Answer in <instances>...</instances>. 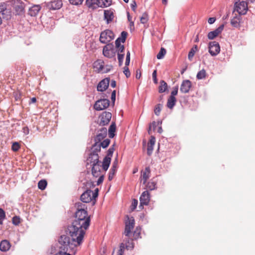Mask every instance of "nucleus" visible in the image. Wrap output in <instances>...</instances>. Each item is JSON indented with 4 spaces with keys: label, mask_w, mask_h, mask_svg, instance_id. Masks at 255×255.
Returning <instances> with one entry per match:
<instances>
[{
    "label": "nucleus",
    "mask_w": 255,
    "mask_h": 255,
    "mask_svg": "<svg viewBox=\"0 0 255 255\" xmlns=\"http://www.w3.org/2000/svg\"><path fill=\"white\" fill-rule=\"evenodd\" d=\"M10 246V244L7 240H2L0 243V250L5 252L9 250Z\"/></svg>",
    "instance_id": "obj_25"
},
{
    "label": "nucleus",
    "mask_w": 255,
    "mask_h": 255,
    "mask_svg": "<svg viewBox=\"0 0 255 255\" xmlns=\"http://www.w3.org/2000/svg\"><path fill=\"white\" fill-rule=\"evenodd\" d=\"M98 193H99V189L98 188H96L94 192H93L92 191V197H93V198L94 200V201L93 202L94 204H95V203L96 202V199L98 196Z\"/></svg>",
    "instance_id": "obj_47"
},
{
    "label": "nucleus",
    "mask_w": 255,
    "mask_h": 255,
    "mask_svg": "<svg viewBox=\"0 0 255 255\" xmlns=\"http://www.w3.org/2000/svg\"><path fill=\"white\" fill-rule=\"evenodd\" d=\"M12 224L15 226H17L20 223V218L19 216H15L12 219Z\"/></svg>",
    "instance_id": "obj_43"
},
{
    "label": "nucleus",
    "mask_w": 255,
    "mask_h": 255,
    "mask_svg": "<svg viewBox=\"0 0 255 255\" xmlns=\"http://www.w3.org/2000/svg\"><path fill=\"white\" fill-rule=\"evenodd\" d=\"M83 241L77 243V239L67 235H61L59 239L60 251L55 255H72L77 252V248Z\"/></svg>",
    "instance_id": "obj_2"
},
{
    "label": "nucleus",
    "mask_w": 255,
    "mask_h": 255,
    "mask_svg": "<svg viewBox=\"0 0 255 255\" xmlns=\"http://www.w3.org/2000/svg\"><path fill=\"white\" fill-rule=\"evenodd\" d=\"M77 205V210L75 213V219L68 226L65 232L66 235L75 238L77 243H80L83 240L85 231L89 228L91 220L87 211L83 207L85 205L81 203H78Z\"/></svg>",
    "instance_id": "obj_1"
},
{
    "label": "nucleus",
    "mask_w": 255,
    "mask_h": 255,
    "mask_svg": "<svg viewBox=\"0 0 255 255\" xmlns=\"http://www.w3.org/2000/svg\"><path fill=\"white\" fill-rule=\"evenodd\" d=\"M167 89V84L163 80L160 82V85L158 88V92L160 93H162L166 91Z\"/></svg>",
    "instance_id": "obj_33"
},
{
    "label": "nucleus",
    "mask_w": 255,
    "mask_h": 255,
    "mask_svg": "<svg viewBox=\"0 0 255 255\" xmlns=\"http://www.w3.org/2000/svg\"><path fill=\"white\" fill-rule=\"evenodd\" d=\"M208 48L209 52L213 56H216L220 51V46L219 43L215 41L209 42Z\"/></svg>",
    "instance_id": "obj_12"
},
{
    "label": "nucleus",
    "mask_w": 255,
    "mask_h": 255,
    "mask_svg": "<svg viewBox=\"0 0 255 255\" xmlns=\"http://www.w3.org/2000/svg\"><path fill=\"white\" fill-rule=\"evenodd\" d=\"M176 99L175 97H169L167 103V107L172 109L175 105Z\"/></svg>",
    "instance_id": "obj_32"
},
{
    "label": "nucleus",
    "mask_w": 255,
    "mask_h": 255,
    "mask_svg": "<svg viewBox=\"0 0 255 255\" xmlns=\"http://www.w3.org/2000/svg\"><path fill=\"white\" fill-rule=\"evenodd\" d=\"M110 142L111 140L110 139L106 138V139L104 140L102 142H101L100 143H95L93 145H96L97 146H99V147H100L101 150V147H102L103 148L107 147L110 144Z\"/></svg>",
    "instance_id": "obj_29"
},
{
    "label": "nucleus",
    "mask_w": 255,
    "mask_h": 255,
    "mask_svg": "<svg viewBox=\"0 0 255 255\" xmlns=\"http://www.w3.org/2000/svg\"><path fill=\"white\" fill-rule=\"evenodd\" d=\"M40 9V5H34L29 8L28 14L31 16H35L38 14Z\"/></svg>",
    "instance_id": "obj_24"
},
{
    "label": "nucleus",
    "mask_w": 255,
    "mask_h": 255,
    "mask_svg": "<svg viewBox=\"0 0 255 255\" xmlns=\"http://www.w3.org/2000/svg\"><path fill=\"white\" fill-rule=\"evenodd\" d=\"M16 14L20 15L24 13V3L22 2H17L14 5Z\"/></svg>",
    "instance_id": "obj_21"
},
{
    "label": "nucleus",
    "mask_w": 255,
    "mask_h": 255,
    "mask_svg": "<svg viewBox=\"0 0 255 255\" xmlns=\"http://www.w3.org/2000/svg\"><path fill=\"white\" fill-rule=\"evenodd\" d=\"M153 149V146L147 144V154L148 155L150 156L151 155L152 153V151Z\"/></svg>",
    "instance_id": "obj_53"
},
{
    "label": "nucleus",
    "mask_w": 255,
    "mask_h": 255,
    "mask_svg": "<svg viewBox=\"0 0 255 255\" xmlns=\"http://www.w3.org/2000/svg\"><path fill=\"white\" fill-rule=\"evenodd\" d=\"M11 10L9 6L4 2L0 4V25L2 24L3 19L8 20L11 17Z\"/></svg>",
    "instance_id": "obj_4"
},
{
    "label": "nucleus",
    "mask_w": 255,
    "mask_h": 255,
    "mask_svg": "<svg viewBox=\"0 0 255 255\" xmlns=\"http://www.w3.org/2000/svg\"><path fill=\"white\" fill-rule=\"evenodd\" d=\"M92 197V191L90 189H87L81 195L80 199L83 203H89L91 201H94Z\"/></svg>",
    "instance_id": "obj_13"
},
{
    "label": "nucleus",
    "mask_w": 255,
    "mask_h": 255,
    "mask_svg": "<svg viewBox=\"0 0 255 255\" xmlns=\"http://www.w3.org/2000/svg\"><path fill=\"white\" fill-rule=\"evenodd\" d=\"M45 5L50 10H58L62 7L63 2L61 0H53L45 3Z\"/></svg>",
    "instance_id": "obj_10"
},
{
    "label": "nucleus",
    "mask_w": 255,
    "mask_h": 255,
    "mask_svg": "<svg viewBox=\"0 0 255 255\" xmlns=\"http://www.w3.org/2000/svg\"><path fill=\"white\" fill-rule=\"evenodd\" d=\"M99 178L98 181H97V185H99L100 184L103 183L104 179V175H102L101 176L99 175Z\"/></svg>",
    "instance_id": "obj_58"
},
{
    "label": "nucleus",
    "mask_w": 255,
    "mask_h": 255,
    "mask_svg": "<svg viewBox=\"0 0 255 255\" xmlns=\"http://www.w3.org/2000/svg\"><path fill=\"white\" fill-rule=\"evenodd\" d=\"M103 0V7H107L112 4V0ZM101 7H102L101 5Z\"/></svg>",
    "instance_id": "obj_51"
},
{
    "label": "nucleus",
    "mask_w": 255,
    "mask_h": 255,
    "mask_svg": "<svg viewBox=\"0 0 255 255\" xmlns=\"http://www.w3.org/2000/svg\"><path fill=\"white\" fill-rule=\"evenodd\" d=\"M198 50V46L197 45H194L193 47L190 49L188 53V58L189 60L191 61L193 56L195 55V52Z\"/></svg>",
    "instance_id": "obj_34"
},
{
    "label": "nucleus",
    "mask_w": 255,
    "mask_h": 255,
    "mask_svg": "<svg viewBox=\"0 0 255 255\" xmlns=\"http://www.w3.org/2000/svg\"><path fill=\"white\" fill-rule=\"evenodd\" d=\"M162 107V105L160 104H157L154 108V113L156 116H159L161 110V107Z\"/></svg>",
    "instance_id": "obj_42"
},
{
    "label": "nucleus",
    "mask_w": 255,
    "mask_h": 255,
    "mask_svg": "<svg viewBox=\"0 0 255 255\" xmlns=\"http://www.w3.org/2000/svg\"><path fill=\"white\" fill-rule=\"evenodd\" d=\"M130 63V52L129 51H128L126 55V62L125 65L126 66H128Z\"/></svg>",
    "instance_id": "obj_54"
},
{
    "label": "nucleus",
    "mask_w": 255,
    "mask_h": 255,
    "mask_svg": "<svg viewBox=\"0 0 255 255\" xmlns=\"http://www.w3.org/2000/svg\"><path fill=\"white\" fill-rule=\"evenodd\" d=\"M234 10H236L240 15L246 14L248 10V2L246 1H236L234 4Z\"/></svg>",
    "instance_id": "obj_7"
},
{
    "label": "nucleus",
    "mask_w": 255,
    "mask_h": 255,
    "mask_svg": "<svg viewBox=\"0 0 255 255\" xmlns=\"http://www.w3.org/2000/svg\"><path fill=\"white\" fill-rule=\"evenodd\" d=\"M178 91V86H176L173 88V90L171 93V95L170 97H175V96L177 95Z\"/></svg>",
    "instance_id": "obj_49"
},
{
    "label": "nucleus",
    "mask_w": 255,
    "mask_h": 255,
    "mask_svg": "<svg viewBox=\"0 0 255 255\" xmlns=\"http://www.w3.org/2000/svg\"><path fill=\"white\" fill-rule=\"evenodd\" d=\"M241 15L237 14L234 16V17L231 20V24L232 26L238 28L240 26V22L241 20Z\"/></svg>",
    "instance_id": "obj_22"
},
{
    "label": "nucleus",
    "mask_w": 255,
    "mask_h": 255,
    "mask_svg": "<svg viewBox=\"0 0 255 255\" xmlns=\"http://www.w3.org/2000/svg\"><path fill=\"white\" fill-rule=\"evenodd\" d=\"M115 10L113 8L104 10V19L107 24L111 22L114 18Z\"/></svg>",
    "instance_id": "obj_15"
},
{
    "label": "nucleus",
    "mask_w": 255,
    "mask_h": 255,
    "mask_svg": "<svg viewBox=\"0 0 255 255\" xmlns=\"http://www.w3.org/2000/svg\"><path fill=\"white\" fill-rule=\"evenodd\" d=\"M110 105V101L107 99H101L97 101L94 105L96 111H102L107 108Z\"/></svg>",
    "instance_id": "obj_8"
},
{
    "label": "nucleus",
    "mask_w": 255,
    "mask_h": 255,
    "mask_svg": "<svg viewBox=\"0 0 255 255\" xmlns=\"http://www.w3.org/2000/svg\"><path fill=\"white\" fill-rule=\"evenodd\" d=\"M118 168V159L117 157L115 159V161L113 162L112 166L111 168L110 169L109 176H108V179L109 181H111L113 180L114 175L116 174V172L117 171V169Z\"/></svg>",
    "instance_id": "obj_20"
},
{
    "label": "nucleus",
    "mask_w": 255,
    "mask_h": 255,
    "mask_svg": "<svg viewBox=\"0 0 255 255\" xmlns=\"http://www.w3.org/2000/svg\"><path fill=\"white\" fill-rule=\"evenodd\" d=\"M0 218L5 219V213L2 208H0Z\"/></svg>",
    "instance_id": "obj_60"
},
{
    "label": "nucleus",
    "mask_w": 255,
    "mask_h": 255,
    "mask_svg": "<svg viewBox=\"0 0 255 255\" xmlns=\"http://www.w3.org/2000/svg\"><path fill=\"white\" fill-rule=\"evenodd\" d=\"M128 32L125 31H123L121 33V36L119 37L115 41V42H117L119 43H125L126 41V40L127 39V36H128Z\"/></svg>",
    "instance_id": "obj_30"
},
{
    "label": "nucleus",
    "mask_w": 255,
    "mask_h": 255,
    "mask_svg": "<svg viewBox=\"0 0 255 255\" xmlns=\"http://www.w3.org/2000/svg\"><path fill=\"white\" fill-rule=\"evenodd\" d=\"M114 38V32L111 30L106 29L101 33L99 40L101 43L106 44L113 40Z\"/></svg>",
    "instance_id": "obj_5"
},
{
    "label": "nucleus",
    "mask_w": 255,
    "mask_h": 255,
    "mask_svg": "<svg viewBox=\"0 0 255 255\" xmlns=\"http://www.w3.org/2000/svg\"><path fill=\"white\" fill-rule=\"evenodd\" d=\"M155 143V138L153 136H151L150 139H149L148 144L154 146Z\"/></svg>",
    "instance_id": "obj_56"
},
{
    "label": "nucleus",
    "mask_w": 255,
    "mask_h": 255,
    "mask_svg": "<svg viewBox=\"0 0 255 255\" xmlns=\"http://www.w3.org/2000/svg\"><path fill=\"white\" fill-rule=\"evenodd\" d=\"M128 220L125 222V230L124 234L126 236L129 237V235L131 234V231L133 229L134 226V219L133 217H131L129 218L127 216Z\"/></svg>",
    "instance_id": "obj_9"
},
{
    "label": "nucleus",
    "mask_w": 255,
    "mask_h": 255,
    "mask_svg": "<svg viewBox=\"0 0 255 255\" xmlns=\"http://www.w3.org/2000/svg\"><path fill=\"white\" fill-rule=\"evenodd\" d=\"M206 76V71L203 69L199 71L196 76L197 79L201 80L205 78Z\"/></svg>",
    "instance_id": "obj_37"
},
{
    "label": "nucleus",
    "mask_w": 255,
    "mask_h": 255,
    "mask_svg": "<svg viewBox=\"0 0 255 255\" xmlns=\"http://www.w3.org/2000/svg\"><path fill=\"white\" fill-rule=\"evenodd\" d=\"M150 174V168L149 166L146 167L144 170L142 172L141 177L143 184H145Z\"/></svg>",
    "instance_id": "obj_23"
},
{
    "label": "nucleus",
    "mask_w": 255,
    "mask_h": 255,
    "mask_svg": "<svg viewBox=\"0 0 255 255\" xmlns=\"http://www.w3.org/2000/svg\"><path fill=\"white\" fill-rule=\"evenodd\" d=\"M216 21V18L215 17H210L208 19V22L209 24H211L215 22Z\"/></svg>",
    "instance_id": "obj_63"
},
{
    "label": "nucleus",
    "mask_w": 255,
    "mask_h": 255,
    "mask_svg": "<svg viewBox=\"0 0 255 255\" xmlns=\"http://www.w3.org/2000/svg\"><path fill=\"white\" fill-rule=\"evenodd\" d=\"M192 86V83L189 80H183L181 83L180 91L182 93H188Z\"/></svg>",
    "instance_id": "obj_16"
},
{
    "label": "nucleus",
    "mask_w": 255,
    "mask_h": 255,
    "mask_svg": "<svg viewBox=\"0 0 255 255\" xmlns=\"http://www.w3.org/2000/svg\"><path fill=\"white\" fill-rule=\"evenodd\" d=\"M148 20V14L147 12H145L142 14V16L140 17V22L141 23L144 24L147 22Z\"/></svg>",
    "instance_id": "obj_41"
},
{
    "label": "nucleus",
    "mask_w": 255,
    "mask_h": 255,
    "mask_svg": "<svg viewBox=\"0 0 255 255\" xmlns=\"http://www.w3.org/2000/svg\"><path fill=\"white\" fill-rule=\"evenodd\" d=\"M69 1L71 4L78 5L82 4L83 0H69Z\"/></svg>",
    "instance_id": "obj_50"
},
{
    "label": "nucleus",
    "mask_w": 255,
    "mask_h": 255,
    "mask_svg": "<svg viewBox=\"0 0 255 255\" xmlns=\"http://www.w3.org/2000/svg\"><path fill=\"white\" fill-rule=\"evenodd\" d=\"M110 78H106L101 80L98 84L97 89L98 91L103 92L107 90L109 86Z\"/></svg>",
    "instance_id": "obj_14"
},
{
    "label": "nucleus",
    "mask_w": 255,
    "mask_h": 255,
    "mask_svg": "<svg viewBox=\"0 0 255 255\" xmlns=\"http://www.w3.org/2000/svg\"><path fill=\"white\" fill-rule=\"evenodd\" d=\"M115 143H114L108 150L107 155L105 157H109L111 158L113 156V153L115 150Z\"/></svg>",
    "instance_id": "obj_39"
},
{
    "label": "nucleus",
    "mask_w": 255,
    "mask_h": 255,
    "mask_svg": "<svg viewBox=\"0 0 255 255\" xmlns=\"http://www.w3.org/2000/svg\"><path fill=\"white\" fill-rule=\"evenodd\" d=\"M141 76V73L140 69H138L136 71V76L135 77L136 79H139Z\"/></svg>",
    "instance_id": "obj_61"
},
{
    "label": "nucleus",
    "mask_w": 255,
    "mask_h": 255,
    "mask_svg": "<svg viewBox=\"0 0 255 255\" xmlns=\"http://www.w3.org/2000/svg\"><path fill=\"white\" fill-rule=\"evenodd\" d=\"M100 152V147L96 145H92L90 153L87 159V164H91L92 166V174L97 177L100 175L101 161L99 160L98 153Z\"/></svg>",
    "instance_id": "obj_3"
},
{
    "label": "nucleus",
    "mask_w": 255,
    "mask_h": 255,
    "mask_svg": "<svg viewBox=\"0 0 255 255\" xmlns=\"http://www.w3.org/2000/svg\"><path fill=\"white\" fill-rule=\"evenodd\" d=\"M157 127V125H156V122L154 121L153 122L149 127V129L148 130V133L150 134V130H151V128H152L153 130H155Z\"/></svg>",
    "instance_id": "obj_45"
},
{
    "label": "nucleus",
    "mask_w": 255,
    "mask_h": 255,
    "mask_svg": "<svg viewBox=\"0 0 255 255\" xmlns=\"http://www.w3.org/2000/svg\"><path fill=\"white\" fill-rule=\"evenodd\" d=\"M150 200V196L148 192L146 190L142 192L139 198L140 206L147 205Z\"/></svg>",
    "instance_id": "obj_18"
},
{
    "label": "nucleus",
    "mask_w": 255,
    "mask_h": 255,
    "mask_svg": "<svg viewBox=\"0 0 255 255\" xmlns=\"http://www.w3.org/2000/svg\"><path fill=\"white\" fill-rule=\"evenodd\" d=\"M166 50L164 48L161 47L159 53L157 55V58L158 59H162L166 54Z\"/></svg>",
    "instance_id": "obj_38"
},
{
    "label": "nucleus",
    "mask_w": 255,
    "mask_h": 255,
    "mask_svg": "<svg viewBox=\"0 0 255 255\" xmlns=\"http://www.w3.org/2000/svg\"><path fill=\"white\" fill-rule=\"evenodd\" d=\"M107 135V129L106 128H102L99 130V133L94 138L95 143H99Z\"/></svg>",
    "instance_id": "obj_17"
},
{
    "label": "nucleus",
    "mask_w": 255,
    "mask_h": 255,
    "mask_svg": "<svg viewBox=\"0 0 255 255\" xmlns=\"http://www.w3.org/2000/svg\"><path fill=\"white\" fill-rule=\"evenodd\" d=\"M156 182L153 181L152 179L147 183L146 187L147 189H149V190H153L156 188Z\"/></svg>",
    "instance_id": "obj_35"
},
{
    "label": "nucleus",
    "mask_w": 255,
    "mask_h": 255,
    "mask_svg": "<svg viewBox=\"0 0 255 255\" xmlns=\"http://www.w3.org/2000/svg\"><path fill=\"white\" fill-rule=\"evenodd\" d=\"M19 148L20 145L18 142H15L13 143L11 149L13 151H17L19 150Z\"/></svg>",
    "instance_id": "obj_44"
},
{
    "label": "nucleus",
    "mask_w": 255,
    "mask_h": 255,
    "mask_svg": "<svg viewBox=\"0 0 255 255\" xmlns=\"http://www.w3.org/2000/svg\"><path fill=\"white\" fill-rule=\"evenodd\" d=\"M125 46L122 45V46H120L119 48L115 49V51H116V53L117 52L118 53H125Z\"/></svg>",
    "instance_id": "obj_55"
},
{
    "label": "nucleus",
    "mask_w": 255,
    "mask_h": 255,
    "mask_svg": "<svg viewBox=\"0 0 255 255\" xmlns=\"http://www.w3.org/2000/svg\"><path fill=\"white\" fill-rule=\"evenodd\" d=\"M22 131L25 135H27L29 133V129L27 126H24L22 128Z\"/></svg>",
    "instance_id": "obj_57"
},
{
    "label": "nucleus",
    "mask_w": 255,
    "mask_h": 255,
    "mask_svg": "<svg viewBox=\"0 0 255 255\" xmlns=\"http://www.w3.org/2000/svg\"><path fill=\"white\" fill-rule=\"evenodd\" d=\"M99 0H86V3L89 8H97L99 6Z\"/></svg>",
    "instance_id": "obj_26"
},
{
    "label": "nucleus",
    "mask_w": 255,
    "mask_h": 255,
    "mask_svg": "<svg viewBox=\"0 0 255 255\" xmlns=\"http://www.w3.org/2000/svg\"><path fill=\"white\" fill-rule=\"evenodd\" d=\"M128 66L125 65L123 71L127 78H128L130 76V73Z\"/></svg>",
    "instance_id": "obj_46"
},
{
    "label": "nucleus",
    "mask_w": 255,
    "mask_h": 255,
    "mask_svg": "<svg viewBox=\"0 0 255 255\" xmlns=\"http://www.w3.org/2000/svg\"><path fill=\"white\" fill-rule=\"evenodd\" d=\"M138 204V201L136 199H133L131 205V210L133 211L135 209Z\"/></svg>",
    "instance_id": "obj_48"
},
{
    "label": "nucleus",
    "mask_w": 255,
    "mask_h": 255,
    "mask_svg": "<svg viewBox=\"0 0 255 255\" xmlns=\"http://www.w3.org/2000/svg\"><path fill=\"white\" fill-rule=\"evenodd\" d=\"M125 248L127 250L132 249L134 248V245L132 239H128L125 245Z\"/></svg>",
    "instance_id": "obj_40"
},
{
    "label": "nucleus",
    "mask_w": 255,
    "mask_h": 255,
    "mask_svg": "<svg viewBox=\"0 0 255 255\" xmlns=\"http://www.w3.org/2000/svg\"><path fill=\"white\" fill-rule=\"evenodd\" d=\"M47 185V181L44 179H42L38 182V187L39 189L43 190L46 188Z\"/></svg>",
    "instance_id": "obj_36"
},
{
    "label": "nucleus",
    "mask_w": 255,
    "mask_h": 255,
    "mask_svg": "<svg viewBox=\"0 0 255 255\" xmlns=\"http://www.w3.org/2000/svg\"><path fill=\"white\" fill-rule=\"evenodd\" d=\"M116 129V125L115 123H113L109 128V136L110 138H113L115 135V132Z\"/></svg>",
    "instance_id": "obj_31"
},
{
    "label": "nucleus",
    "mask_w": 255,
    "mask_h": 255,
    "mask_svg": "<svg viewBox=\"0 0 255 255\" xmlns=\"http://www.w3.org/2000/svg\"><path fill=\"white\" fill-rule=\"evenodd\" d=\"M103 54L104 56L109 58L115 57L116 54V51H115L113 43H108L104 46L103 49Z\"/></svg>",
    "instance_id": "obj_6"
},
{
    "label": "nucleus",
    "mask_w": 255,
    "mask_h": 255,
    "mask_svg": "<svg viewBox=\"0 0 255 255\" xmlns=\"http://www.w3.org/2000/svg\"><path fill=\"white\" fill-rule=\"evenodd\" d=\"M125 53H118V60H124Z\"/></svg>",
    "instance_id": "obj_64"
},
{
    "label": "nucleus",
    "mask_w": 255,
    "mask_h": 255,
    "mask_svg": "<svg viewBox=\"0 0 255 255\" xmlns=\"http://www.w3.org/2000/svg\"><path fill=\"white\" fill-rule=\"evenodd\" d=\"M125 249V246L124 243H121L120 246V249L118 252V254H121L122 255H124V251Z\"/></svg>",
    "instance_id": "obj_52"
},
{
    "label": "nucleus",
    "mask_w": 255,
    "mask_h": 255,
    "mask_svg": "<svg viewBox=\"0 0 255 255\" xmlns=\"http://www.w3.org/2000/svg\"><path fill=\"white\" fill-rule=\"evenodd\" d=\"M94 67L98 69L99 72H102L104 68V62L102 60H98L94 62Z\"/></svg>",
    "instance_id": "obj_28"
},
{
    "label": "nucleus",
    "mask_w": 255,
    "mask_h": 255,
    "mask_svg": "<svg viewBox=\"0 0 255 255\" xmlns=\"http://www.w3.org/2000/svg\"><path fill=\"white\" fill-rule=\"evenodd\" d=\"M111 158H110V157H105L104 158L103 161L102 162V166L103 169L104 171H106L108 169L109 166L110 165V163H111Z\"/></svg>",
    "instance_id": "obj_27"
},
{
    "label": "nucleus",
    "mask_w": 255,
    "mask_h": 255,
    "mask_svg": "<svg viewBox=\"0 0 255 255\" xmlns=\"http://www.w3.org/2000/svg\"><path fill=\"white\" fill-rule=\"evenodd\" d=\"M130 7L133 11H135L136 3L134 0L130 4Z\"/></svg>",
    "instance_id": "obj_62"
},
{
    "label": "nucleus",
    "mask_w": 255,
    "mask_h": 255,
    "mask_svg": "<svg viewBox=\"0 0 255 255\" xmlns=\"http://www.w3.org/2000/svg\"><path fill=\"white\" fill-rule=\"evenodd\" d=\"M116 96V90H114L112 92V95H111V100H112V101L113 103V104H114L115 102Z\"/></svg>",
    "instance_id": "obj_59"
},
{
    "label": "nucleus",
    "mask_w": 255,
    "mask_h": 255,
    "mask_svg": "<svg viewBox=\"0 0 255 255\" xmlns=\"http://www.w3.org/2000/svg\"><path fill=\"white\" fill-rule=\"evenodd\" d=\"M112 118V114L109 112H103L99 117L100 121L98 122L99 126H104L107 125Z\"/></svg>",
    "instance_id": "obj_11"
},
{
    "label": "nucleus",
    "mask_w": 255,
    "mask_h": 255,
    "mask_svg": "<svg viewBox=\"0 0 255 255\" xmlns=\"http://www.w3.org/2000/svg\"><path fill=\"white\" fill-rule=\"evenodd\" d=\"M224 25L222 24L219 26L215 30L210 31L208 34V38L209 39H213L214 38L217 37L219 34H220L224 29Z\"/></svg>",
    "instance_id": "obj_19"
}]
</instances>
